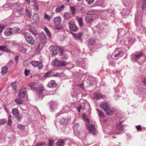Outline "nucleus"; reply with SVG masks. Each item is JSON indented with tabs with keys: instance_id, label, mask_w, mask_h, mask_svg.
<instances>
[{
	"instance_id": "obj_39",
	"label": "nucleus",
	"mask_w": 146,
	"mask_h": 146,
	"mask_svg": "<svg viewBox=\"0 0 146 146\" xmlns=\"http://www.w3.org/2000/svg\"><path fill=\"white\" fill-rule=\"evenodd\" d=\"M44 19L46 20L50 21V16L46 13L44 14Z\"/></svg>"
},
{
	"instance_id": "obj_25",
	"label": "nucleus",
	"mask_w": 146,
	"mask_h": 146,
	"mask_svg": "<svg viewBox=\"0 0 146 146\" xmlns=\"http://www.w3.org/2000/svg\"><path fill=\"white\" fill-rule=\"evenodd\" d=\"M29 31L33 34L36 36L37 35V33L36 31L35 30L34 28L32 27H29L28 28Z\"/></svg>"
},
{
	"instance_id": "obj_7",
	"label": "nucleus",
	"mask_w": 146,
	"mask_h": 146,
	"mask_svg": "<svg viewBox=\"0 0 146 146\" xmlns=\"http://www.w3.org/2000/svg\"><path fill=\"white\" fill-rule=\"evenodd\" d=\"M67 64V63L64 61L63 60L59 61L57 58H55L52 63V65L58 67L61 66H64Z\"/></svg>"
},
{
	"instance_id": "obj_26",
	"label": "nucleus",
	"mask_w": 146,
	"mask_h": 146,
	"mask_svg": "<svg viewBox=\"0 0 146 146\" xmlns=\"http://www.w3.org/2000/svg\"><path fill=\"white\" fill-rule=\"evenodd\" d=\"M64 18L66 20L69 19L72 17L71 14L69 12L65 13L64 14Z\"/></svg>"
},
{
	"instance_id": "obj_63",
	"label": "nucleus",
	"mask_w": 146,
	"mask_h": 146,
	"mask_svg": "<svg viewBox=\"0 0 146 146\" xmlns=\"http://www.w3.org/2000/svg\"><path fill=\"white\" fill-rule=\"evenodd\" d=\"M64 113L63 112H60V113H57L56 114V115L57 116H58L60 114H62V113Z\"/></svg>"
},
{
	"instance_id": "obj_28",
	"label": "nucleus",
	"mask_w": 146,
	"mask_h": 146,
	"mask_svg": "<svg viewBox=\"0 0 146 146\" xmlns=\"http://www.w3.org/2000/svg\"><path fill=\"white\" fill-rule=\"evenodd\" d=\"M143 55V53L141 52H140L138 53L135 54H134V58L135 59L137 60L140 58L141 56Z\"/></svg>"
},
{
	"instance_id": "obj_8",
	"label": "nucleus",
	"mask_w": 146,
	"mask_h": 146,
	"mask_svg": "<svg viewBox=\"0 0 146 146\" xmlns=\"http://www.w3.org/2000/svg\"><path fill=\"white\" fill-rule=\"evenodd\" d=\"M12 111L13 115L16 118L17 121H20L23 117L22 115L20 114L18 110L16 108L13 109Z\"/></svg>"
},
{
	"instance_id": "obj_50",
	"label": "nucleus",
	"mask_w": 146,
	"mask_h": 146,
	"mask_svg": "<svg viewBox=\"0 0 146 146\" xmlns=\"http://www.w3.org/2000/svg\"><path fill=\"white\" fill-rule=\"evenodd\" d=\"M45 145L46 143L45 142H42L36 144V146H43Z\"/></svg>"
},
{
	"instance_id": "obj_40",
	"label": "nucleus",
	"mask_w": 146,
	"mask_h": 146,
	"mask_svg": "<svg viewBox=\"0 0 146 146\" xmlns=\"http://www.w3.org/2000/svg\"><path fill=\"white\" fill-rule=\"evenodd\" d=\"M25 13L26 15L29 17H31L32 14L31 12H30L27 8H26L25 10Z\"/></svg>"
},
{
	"instance_id": "obj_2",
	"label": "nucleus",
	"mask_w": 146,
	"mask_h": 146,
	"mask_svg": "<svg viewBox=\"0 0 146 146\" xmlns=\"http://www.w3.org/2000/svg\"><path fill=\"white\" fill-rule=\"evenodd\" d=\"M29 86L31 89L35 90L36 92L38 95L40 96L44 94L45 92V90L44 88L42 86L36 87L35 83H32L30 84Z\"/></svg>"
},
{
	"instance_id": "obj_4",
	"label": "nucleus",
	"mask_w": 146,
	"mask_h": 146,
	"mask_svg": "<svg viewBox=\"0 0 146 146\" xmlns=\"http://www.w3.org/2000/svg\"><path fill=\"white\" fill-rule=\"evenodd\" d=\"M19 30V28L18 27L7 28L5 29L4 32V34L7 36H9L11 35H14L17 33Z\"/></svg>"
},
{
	"instance_id": "obj_31",
	"label": "nucleus",
	"mask_w": 146,
	"mask_h": 146,
	"mask_svg": "<svg viewBox=\"0 0 146 146\" xmlns=\"http://www.w3.org/2000/svg\"><path fill=\"white\" fill-rule=\"evenodd\" d=\"M43 76L44 77L46 78H48L52 76V72H49L45 73Z\"/></svg>"
},
{
	"instance_id": "obj_6",
	"label": "nucleus",
	"mask_w": 146,
	"mask_h": 146,
	"mask_svg": "<svg viewBox=\"0 0 146 146\" xmlns=\"http://www.w3.org/2000/svg\"><path fill=\"white\" fill-rule=\"evenodd\" d=\"M118 38L117 39V42H120L119 44H121L123 45L124 44L125 40H121V39H120V37L122 35H125L126 34V32L125 30L123 29H120L118 30Z\"/></svg>"
},
{
	"instance_id": "obj_46",
	"label": "nucleus",
	"mask_w": 146,
	"mask_h": 146,
	"mask_svg": "<svg viewBox=\"0 0 146 146\" xmlns=\"http://www.w3.org/2000/svg\"><path fill=\"white\" fill-rule=\"evenodd\" d=\"M18 127L22 130H24L25 128V126L23 125L19 124L18 126Z\"/></svg>"
},
{
	"instance_id": "obj_32",
	"label": "nucleus",
	"mask_w": 146,
	"mask_h": 146,
	"mask_svg": "<svg viewBox=\"0 0 146 146\" xmlns=\"http://www.w3.org/2000/svg\"><path fill=\"white\" fill-rule=\"evenodd\" d=\"M92 21V19L90 17H86L85 18V21L87 23L89 24Z\"/></svg>"
},
{
	"instance_id": "obj_15",
	"label": "nucleus",
	"mask_w": 146,
	"mask_h": 146,
	"mask_svg": "<svg viewBox=\"0 0 146 146\" xmlns=\"http://www.w3.org/2000/svg\"><path fill=\"white\" fill-rule=\"evenodd\" d=\"M26 93V89L24 87H22L19 93V96L22 98H24Z\"/></svg>"
},
{
	"instance_id": "obj_45",
	"label": "nucleus",
	"mask_w": 146,
	"mask_h": 146,
	"mask_svg": "<svg viewBox=\"0 0 146 146\" xmlns=\"http://www.w3.org/2000/svg\"><path fill=\"white\" fill-rule=\"evenodd\" d=\"M7 122V120L6 119H0V124H4Z\"/></svg>"
},
{
	"instance_id": "obj_38",
	"label": "nucleus",
	"mask_w": 146,
	"mask_h": 146,
	"mask_svg": "<svg viewBox=\"0 0 146 146\" xmlns=\"http://www.w3.org/2000/svg\"><path fill=\"white\" fill-rule=\"evenodd\" d=\"M12 116L10 115H9L8 119V124L9 125H11L12 123Z\"/></svg>"
},
{
	"instance_id": "obj_16",
	"label": "nucleus",
	"mask_w": 146,
	"mask_h": 146,
	"mask_svg": "<svg viewBox=\"0 0 146 146\" xmlns=\"http://www.w3.org/2000/svg\"><path fill=\"white\" fill-rule=\"evenodd\" d=\"M122 123L121 122H120L119 123H117L116 125V129L119 130L120 131V133H116V134H119L121 132L123 131L124 128L123 126H121V125L122 124Z\"/></svg>"
},
{
	"instance_id": "obj_51",
	"label": "nucleus",
	"mask_w": 146,
	"mask_h": 146,
	"mask_svg": "<svg viewBox=\"0 0 146 146\" xmlns=\"http://www.w3.org/2000/svg\"><path fill=\"white\" fill-rule=\"evenodd\" d=\"M95 40L94 39H90L89 40V43L91 45H93L95 43Z\"/></svg>"
},
{
	"instance_id": "obj_29",
	"label": "nucleus",
	"mask_w": 146,
	"mask_h": 146,
	"mask_svg": "<svg viewBox=\"0 0 146 146\" xmlns=\"http://www.w3.org/2000/svg\"><path fill=\"white\" fill-rule=\"evenodd\" d=\"M8 70V68L7 66L3 67L2 68V71L1 73L2 74L4 75L6 74Z\"/></svg>"
},
{
	"instance_id": "obj_58",
	"label": "nucleus",
	"mask_w": 146,
	"mask_h": 146,
	"mask_svg": "<svg viewBox=\"0 0 146 146\" xmlns=\"http://www.w3.org/2000/svg\"><path fill=\"white\" fill-rule=\"evenodd\" d=\"M33 6L36 9L38 10V6L37 4H35Z\"/></svg>"
},
{
	"instance_id": "obj_17",
	"label": "nucleus",
	"mask_w": 146,
	"mask_h": 146,
	"mask_svg": "<svg viewBox=\"0 0 146 146\" xmlns=\"http://www.w3.org/2000/svg\"><path fill=\"white\" fill-rule=\"evenodd\" d=\"M110 104L107 102H103L101 104L102 108L104 110H106L110 106Z\"/></svg>"
},
{
	"instance_id": "obj_3",
	"label": "nucleus",
	"mask_w": 146,
	"mask_h": 146,
	"mask_svg": "<svg viewBox=\"0 0 146 146\" xmlns=\"http://www.w3.org/2000/svg\"><path fill=\"white\" fill-rule=\"evenodd\" d=\"M12 8L13 9H16V14L17 15V17L22 16L24 15V13L23 12V8L20 4H13Z\"/></svg>"
},
{
	"instance_id": "obj_42",
	"label": "nucleus",
	"mask_w": 146,
	"mask_h": 146,
	"mask_svg": "<svg viewBox=\"0 0 146 146\" xmlns=\"http://www.w3.org/2000/svg\"><path fill=\"white\" fill-rule=\"evenodd\" d=\"M19 50L23 53H25L26 51V49L24 48V47L22 46H19Z\"/></svg>"
},
{
	"instance_id": "obj_10",
	"label": "nucleus",
	"mask_w": 146,
	"mask_h": 146,
	"mask_svg": "<svg viewBox=\"0 0 146 146\" xmlns=\"http://www.w3.org/2000/svg\"><path fill=\"white\" fill-rule=\"evenodd\" d=\"M30 63L35 68L38 67L39 70L42 69L43 67L42 63L40 62L32 61H31Z\"/></svg>"
},
{
	"instance_id": "obj_5",
	"label": "nucleus",
	"mask_w": 146,
	"mask_h": 146,
	"mask_svg": "<svg viewBox=\"0 0 146 146\" xmlns=\"http://www.w3.org/2000/svg\"><path fill=\"white\" fill-rule=\"evenodd\" d=\"M23 34L26 41L28 43L32 45L34 44H35V40L30 33L27 32H24Z\"/></svg>"
},
{
	"instance_id": "obj_22",
	"label": "nucleus",
	"mask_w": 146,
	"mask_h": 146,
	"mask_svg": "<svg viewBox=\"0 0 146 146\" xmlns=\"http://www.w3.org/2000/svg\"><path fill=\"white\" fill-rule=\"evenodd\" d=\"M105 111L108 115H111L113 114V113L114 111V110L113 108H111L109 106L108 109Z\"/></svg>"
},
{
	"instance_id": "obj_48",
	"label": "nucleus",
	"mask_w": 146,
	"mask_h": 146,
	"mask_svg": "<svg viewBox=\"0 0 146 146\" xmlns=\"http://www.w3.org/2000/svg\"><path fill=\"white\" fill-rule=\"evenodd\" d=\"M54 141L52 139H50L49 140V146H53V144Z\"/></svg>"
},
{
	"instance_id": "obj_36",
	"label": "nucleus",
	"mask_w": 146,
	"mask_h": 146,
	"mask_svg": "<svg viewBox=\"0 0 146 146\" xmlns=\"http://www.w3.org/2000/svg\"><path fill=\"white\" fill-rule=\"evenodd\" d=\"M17 84L16 82L12 83L11 84V86L13 89L15 91H16L17 88Z\"/></svg>"
},
{
	"instance_id": "obj_59",
	"label": "nucleus",
	"mask_w": 146,
	"mask_h": 146,
	"mask_svg": "<svg viewBox=\"0 0 146 146\" xmlns=\"http://www.w3.org/2000/svg\"><path fill=\"white\" fill-rule=\"evenodd\" d=\"M4 28V26H0V33L2 32Z\"/></svg>"
},
{
	"instance_id": "obj_37",
	"label": "nucleus",
	"mask_w": 146,
	"mask_h": 146,
	"mask_svg": "<svg viewBox=\"0 0 146 146\" xmlns=\"http://www.w3.org/2000/svg\"><path fill=\"white\" fill-rule=\"evenodd\" d=\"M44 30L46 32V34L49 37H50L51 36L50 32L48 29L46 27H45L44 28Z\"/></svg>"
},
{
	"instance_id": "obj_41",
	"label": "nucleus",
	"mask_w": 146,
	"mask_h": 146,
	"mask_svg": "<svg viewBox=\"0 0 146 146\" xmlns=\"http://www.w3.org/2000/svg\"><path fill=\"white\" fill-rule=\"evenodd\" d=\"M70 9L72 14L74 15L76 11L75 7L74 6L70 7Z\"/></svg>"
},
{
	"instance_id": "obj_20",
	"label": "nucleus",
	"mask_w": 146,
	"mask_h": 146,
	"mask_svg": "<svg viewBox=\"0 0 146 146\" xmlns=\"http://www.w3.org/2000/svg\"><path fill=\"white\" fill-rule=\"evenodd\" d=\"M56 85L54 80H52L49 82L48 86L50 88H54L56 86Z\"/></svg>"
},
{
	"instance_id": "obj_54",
	"label": "nucleus",
	"mask_w": 146,
	"mask_h": 146,
	"mask_svg": "<svg viewBox=\"0 0 146 146\" xmlns=\"http://www.w3.org/2000/svg\"><path fill=\"white\" fill-rule=\"evenodd\" d=\"M59 75V74L58 73H54L52 72V76L57 77Z\"/></svg>"
},
{
	"instance_id": "obj_19",
	"label": "nucleus",
	"mask_w": 146,
	"mask_h": 146,
	"mask_svg": "<svg viewBox=\"0 0 146 146\" xmlns=\"http://www.w3.org/2000/svg\"><path fill=\"white\" fill-rule=\"evenodd\" d=\"M0 51L8 53H10L11 51L6 46H0Z\"/></svg>"
},
{
	"instance_id": "obj_13",
	"label": "nucleus",
	"mask_w": 146,
	"mask_h": 146,
	"mask_svg": "<svg viewBox=\"0 0 146 146\" xmlns=\"http://www.w3.org/2000/svg\"><path fill=\"white\" fill-rule=\"evenodd\" d=\"M49 49L52 55H56L58 53L57 47L56 46L54 45H52L50 46Z\"/></svg>"
},
{
	"instance_id": "obj_57",
	"label": "nucleus",
	"mask_w": 146,
	"mask_h": 146,
	"mask_svg": "<svg viewBox=\"0 0 146 146\" xmlns=\"http://www.w3.org/2000/svg\"><path fill=\"white\" fill-rule=\"evenodd\" d=\"M137 129L139 131L141 129V126L140 125H139L136 126Z\"/></svg>"
},
{
	"instance_id": "obj_43",
	"label": "nucleus",
	"mask_w": 146,
	"mask_h": 146,
	"mask_svg": "<svg viewBox=\"0 0 146 146\" xmlns=\"http://www.w3.org/2000/svg\"><path fill=\"white\" fill-rule=\"evenodd\" d=\"M142 8L143 9H144L146 7V0H142Z\"/></svg>"
},
{
	"instance_id": "obj_21",
	"label": "nucleus",
	"mask_w": 146,
	"mask_h": 146,
	"mask_svg": "<svg viewBox=\"0 0 146 146\" xmlns=\"http://www.w3.org/2000/svg\"><path fill=\"white\" fill-rule=\"evenodd\" d=\"M58 104L56 102L52 101L50 103V106L52 110H54L57 107Z\"/></svg>"
},
{
	"instance_id": "obj_12",
	"label": "nucleus",
	"mask_w": 146,
	"mask_h": 146,
	"mask_svg": "<svg viewBox=\"0 0 146 146\" xmlns=\"http://www.w3.org/2000/svg\"><path fill=\"white\" fill-rule=\"evenodd\" d=\"M118 48H117L115 50L116 53L117 52L116 54L114 55V56L115 57H120L123 55L124 53L125 52V49H123L121 51L117 50Z\"/></svg>"
},
{
	"instance_id": "obj_1",
	"label": "nucleus",
	"mask_w": 146,
	"mask_h": 146,
	"mask_svg": "<svg viewBox=\"0 0 146 146\" xmlns=\"http://www.w3.org/2000/svg\"><path fill=\"white\" fill-rule=\"evenodd\" d=\"M82 117L85 121L86 122V124L87 129L90 132L94 135L97 132L96 128L95 127L93 124H89V121L87 117L85 114L82 115Z\"/></svg>"
},
{
	"instance_id": "obj_64",
	"label": "nucleus",
	"mask_w": 146,
	"mask_h": 146,
	"mask_svg": "<svg viewBox=\"0 0 146 146\" xmlns=\"http://www.w3.org/2000/svg\"><path fill=\"white\" fill-rule=\"evenodd\" d=\"M143 83L145 85H146V78L144 79L143 81Z\"/></svg>"
},
{
	"instance_id": "obj_60",
	"label": "nucleus",
	"mask_w": 146,
	"mask_h": 146,
	"mask_svg": "<svg viewBox=\"0 0 146 146\" xmlns=\"http://www.w3.org/2000/svg\"><path fill=\"white\" fill-rule=\"evenodd\" d=\"M68 57V55L67 54H65L64 56L63 57V58L64 59H67Z\"/></svg>"
},
{
	"instance_id": "obj_52",
	"label": "nucleus",
	"mask_w": 146,
	"mask_h": 146,
	"mask_svg": "<svg viewBox=\"0 0 146 146\" xmlns=\"http://www.w3.org/2000/svg\"><path fill=\"white\" fill-rule=\"evenodd\" d=\"M86 1L87 2L88 4H92L94 1V0H86Z\"/></svg>"
},
{
	"instance_id": "obj_56",
	"label": "nucleus",
	"mask_w": 146,
	"mask_h": 146,
	"mask_svg": "<svg viewBox=\"0 0 146 146\" xmlns=\"http://www.w3.org/2000/svg\"><path fill=\"white\" fill-rule=\"evenodd\" d=\"M77 86L80 87L82 89L84 88V85L83 84H79L77 85Z\"/></svg>"
},
{
	"instance_id": "obj_55",
	"label": "nucleus",
	"mask_w": 146,
	"mask_h": 146,
	"mask_svg": "<svg viewBox=\"0 0 146 146\" xmlns=\"http://www.w3.org/2000/svg\"><path fill=\"white\" fill-rule=\"evenodd\" d=\"M13 63V61L12 60H10L9 62L8 63L7 65L8 66H10Z\"/></svg>"
},
{
	"instance_id": "obj_47",
	"label": "nucleus",
	"mask_w": 146,
	"mask_h": 146,
	"mask_svg": "<svg viewBox=\"0 0 146 146\" xmlns=\"http://www.w3.org/2000/svg\"><path fill=\"white\" fill-rule=\"evenodd\" d=\"M63 110H64V112H67L69 110V108L66 106H64V107Z\"/></svg>"
},
{
	"instance_id": "obj_9",
	"label": "nucleus",
	"mask_w": 146,
	"mask_h": 146,
	"mask_svg": "<svg viewBox=\"0 0 146 146\" xmlns=\"http://www.w3.org/2000/svg\"><path fill=\"white\" fill-rule=\"evenodd\" d=\"M61 21V19L60 16L54 17L53 19L54 23L56 25V29L60 30L61 29V27H60Z\"/></svg>"
},
{
	"instance_id": "obj_11",
	"label": "nucleus",
	"mask_w": 146,
	"mask_h": 146,
	"mask_svg": "<svg viewBox=\"0 0 146 146\" xmlns=\"http://www.w3.org/2000/svg\"><path fill=\"white\" fill-rule=\"evenodd\" d=\"M70 30L72 31L76 32L78 30V28L73 21H70L68 24Z\"/></svg>"
},
{
	"instance_id": "obj_44",
	"label": "nucleus",
	"mask_w": 146,
	"mask_h": 146,
	"mask_svg": "<svg viewBox=\"0 0 146 146\" xmlns=\"http://www.w3.org/2000/svg\"><path fill=\"white\" fill-rule=\"evenodd\" d=\"M67 122V120L65 118H63L60 120V123L63 124L66 123Z\"/></svg>"
},
{
	"instance_id": "obj_34",
	"label": "nucleus",
	"mask_w": 146,
	"mask_h": 146,
	"mask_svg": "<svg viewBox=\"0 0 146 146\" xmlns=\"http://www.w3.org/2000/svg\"><path fill=\"white\" fill-rule=\"evenodd\" d=\"M102 95L100 94L96 93L94 94V98L96 100L99 99L100 98H102Z\"/></svg>"
},
{
	"instance_id": "obj_23",
	"label": "nucleus",
	"mask_w": 146,
	"mask_h": 146,
	"mask_svg": "<svg viewBox=\"0 0 146 146\" xmlns=\"http://www.w3.org/2000/svg\"><path fill=\"white\" fill-rule=\"evenodd\" d=\"M33 21L35 22H37L39 21V16L37 13H34L33 16Z\"/></svg>"
},
{
	"instance_id": "obj_30",
	"label": "nucleus",
	"mask_w": 146,
	"mask_h": 146,
	"mask_svg": "<svg viewBox=\"0 0 146 146\" xmlns=\"http://www.w3.org/2000/svg\"><path fill=\"white\" fill-rule=\"evenodd\" d=\"M64 140H59L56 143V145L58 146H62L64 145Z\"/></svg>"
},
{
	"instance_id": "obj_24",
	"label": "nucleus",
	"mask_w": 146,
	"mask_h": 146,
	"mask_svg": "<svg viewBox=\"0 0 146 146\" xmlns=\"http://www.w3.org/2000/svg\"><path fill=\"white\" fill-rule=\"evenodd\" d=\"M64 5H60L57 7L55 9V11L56 13H58L60 11H62L64 9Z\"/></svg>"
},
{
	"instance_id": "obj_49",
	"label": "nucleus",
	"mask_w": 146,
	"mask_h": 146,
	"mask_svg": "<svg viewBox=\"0 0 146 146\" xmlns=\"http://www.w3.org/2000/svg\"><path fill=\"white\" fill-rule=\"evenodd\" d=\"M30 72L29 70L26 69L25 70V74L26 76H27L29 74Z\"/></svg>"
},
{
	"instance_id": "obj_61",
	"label": "nucleus",
	"mask_w": 146,
	"mask_h": 146,
	"mask_svg": "<svg viewBox=\"0 0 146 146\" xmlns=\"http://www.w3.org/2000/svg\"><path fill=\"white\" fill-rule=\"evenodd\" d=\"M19 57L18 56H17L15 57V60L17 62H18V61L19 60Z\"/></svg>"
},
{
	"instance_id": "obj_14",
	"label": "nucleus",
	"mask_w": 146,
	"mask_h": 146,
	"mask_svg": "<svg viewBox=\"0 0 146 146\" xmlns=\"http://www.w3.org/2000/svg\"><path fill=\"white\" fill-rule=\"evenodd\" d=\"M40 40L42 44H44L46 42L47 38L45 33L42 32L40 34Z\"/></svg>"
},
{
	"instance_id": "obj_33",
	"label": "nucleus",
	"mask_w": 146,
	"mask_h": 146,
	"mask_svg": "<svg viewBox=\"0 0 146 146\" xmlns=\"http://www.w3.org/2000/svg\"><path fill=\"white\" fill-rule=\"evenodd\" d=\"M77 19L78 20V22L79 25L80 27H82L83 25V21L81 17H77Z\"/></svg>"
},
{
	"instance_id": "obj_53",
	"label": "nucleus",
	"mask_w": 146,
	"mask_h": 146,
	"mask_svg": "<svg viewBox=\"0 0 146 146\" xmlns=\"http://www.w3.org/2000/svg\"><path fill=\"white\" fill-rule=\"evenodd\" d=\"M94 14V12L92 11H90L86 13V15H92Z\"/></svg>"
},
{
	"instance_id": "obj_35",
	"label": "nucleus",
	"mask_w": 146,
	"mask_h": 146,
	"mask_svg": "<svg viewBox=\"0 0 146 146\" xmlns=\"http://www.w3.org/2000/svg\"><path fill=\"white\" fill-rule=\"evenodd\" d=\"M96 111H97L99 116L101 118H103L104 117V115L103 112L100 110L98 109H96Z\"/></svg>"
},
{
	"instance_id": "obj_18",
	"label": "nucleus",
	"mask_w": 146,
	"mask_h": 146,
	"mask_svg": "<svg viewBox=\"0 0 146 146\" xmlns=\"http://www.w3.org/2000/svg\"><path fill=\"white\" fill-rule=\"evenodd\" d=\"M71 33L73 36L74 38L76 40L81 39L82 36L83 35L82 33H79L78 34L74 33Z\"/></svg>"
},
{
	"instance_id": "obj_62",
	"label": "nucleus",
	"mask_w": 146,
	"mask_h": 146,
	"mask_svg": "<svg viewBox=\"0 0 146 146\" xmlns=\"http://www.w3.org/2000/svg\"><path fill=\"white\" fill-rule=\"evenodd\" d=\"M55 93L54 91L50 92V93L48 94V95H53Z\"/></svg>"
},
{
	"instance_id": "obj_27",
	"label": "nucleus",
	"mask_w": 146,
	"mask_h": 146,
	"mask_svg": "<svg viewBox=\"0 0 146 146\" xmlns=\"http://www.w3.org/2000/svg\"><path fill=\"white\" fill-rule=\"evenodd\" d=\"M15 102L18 105L22 104H23V101L19 98H17L15 100Z\"/></svg>"
}]
</instances>
